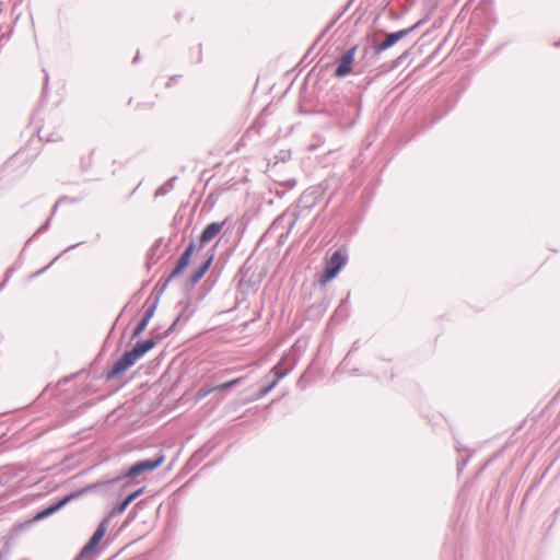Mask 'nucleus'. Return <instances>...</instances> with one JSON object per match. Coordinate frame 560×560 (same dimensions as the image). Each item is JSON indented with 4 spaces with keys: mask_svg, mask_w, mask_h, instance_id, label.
Here are the masks:
<instances>
[{
    "mask_svg": "<svg viewBox=\"0 0 560 560\" xmlns=\"http://www.w3.org/2000/svg\"><path fill=\"white\" fill-rule=\"evenodd\" d=\"M327 188L328 184L326 182H322L317 185L308 187L302 192L295 205L291 206L276 218V220L272 222V228L278 226L287 218V215H290L288 230L285 234H281V238L289 235L300 218L306 217L311 212V210L322 199Z\"/></svg>",
    "mask_w": 560,
    "mask_h": 560,
    "instance_id": "nucleus-1",
    "label": "nucleus"
},
{
    "mask_svg": "<svg viewBox=\"0 0 560 560\" xmlns=\"http://www.w3.org/2000/svg\"><path fill=\"white\" fill-rule=\"evenodd\" d=\"M165 460V456L162 452L152 458L141 459L132 464L127 470L120 475L105 481H97L91 483L84 488V491H96L102 490L107 492L115 485L122 482L127 478H136L144 472H150L159 468Z\"/></svg>",
    "mask_w": 560,
    "mask_h": 560,
    "instance_id": "nucleus-2",
    "label": "nucleus"
},
{
    "mask_svg": "<svg viewBox=\"0 0 560 560\" xmlns=\"http://www.w3.org/2000/svg\"><path fill=\"white\" fill-rule=\"evenodd\" d=\"M348 261V253L345 248L336 249L330 257L326 259L325 268L319 277V283L325 285L335 279Z\"/></svg>",
    "mask_w": 560,
    "mask_h": 560,
    "instance_id": "nucleus-3",
    "label": "nucleus"
},
{
    "mask_svg": "<svg viewBox=\"0 0 560 560\" xmlns=\"http://www.w3.org/2000/svg\"><path fill=\"white\" fill-rule=\"evenodd\" d=\"M428 21V18L419 20L417 23L411 25L408 28L399 30L397 32L386 33L385 39L374 44V50L376 54H381L382 51L393 47L400 39L407 37L409 34L413 33L421 25H423Z\"/></svg>",
    "mask_w": 560,
    "mask_h": 560,
    "instance_id": "nucleus-4",
    "label": "nucleus"
},
{
    "mask_svg": "<svg viewBox=\"0 0 560 560\" xmlns=\"http://www.w3.org/2000/svg\"><path fill=\"white\" fill-rule=\"evenodd\" d=\"M176 307L179 310L178 314L173 324L164 331V337H168L171 334H173L178 325L186 324L196 312V306L190 295H187L186 299L180 300Z\"/></svg>",
    "mask_w": 560,
    "mask_h": 560,
    "instance_id": "nucleus-5",
    "label": "nucleus"
},
{
    "mask_svg": "<svg viewBox=\"0 0 560 560\" xmlns=\"http://www.w3.org/2000/svg\"><path fill=\"white\" fill-rule=\"evenodd\" d=\"M215 249H217V245H214L213 247L209 248L207 252H206V255H205V260L199 265V267L188 277L185 285H184V290L186 292H190L195 285L205 277V275L208 272V270L210 269L213 260H214V257H215Z\"/></svg>",
    "mask_w": 560,
    "mask_h": 560,
    "instance_id": "nucleus-6",
    "label": "nucleus"
},
{
    "mask_svg": "<svg viewBox=\"0 0 560 560\" xmlns=\"http://www.w3.org/2000/svg\"><path fill=\"white\" fill-rule=\"evenodd\" d=\"M136 362L137 360L132 354L126 350L124 354L112 365V368L103 374V377L107 382L115 380L133 366Z\"/></svg>",
    "mask_w": 560,
    "mask_h": 560,
    "instance_id": "nucleus-7",
    "label": "nucleus"
},
{
    "mask_svg": "<svg viewBox=\"0 0 560 560\" xmlns=\"http://www.w3.org/2000/svg\"><path fill=\"white\" fill-rule=\"evenodd\" d=\"M357 49L358 45H353L337 60V68L334 73L336 78H345L352 72Z\"/></svg>",
    "mask_w": 560,
    "mask_h": 560,
    "instance_id": "nucleus-8",
    "label": "nucleus"
},
{
    "mask_svg": "<svg viewBox=\"0 0 560 560\" xmlns=\"http://www.w3.org/2000/svg\"><path fill=\"white\" fill-rule=\"evenodd\" d=\"M196 248H198V247H197L195 240H190V242L185 247L184 252L180 254V256L176 260L175 266L171 272V278H177L184 273V271L187 269V267L190 264L191 257H192Z\"/></svg>",
    "mask_w": 560,
    "mask_h": 560,
    "instance_id": "nucleus-9",
    "label": "nucleus"
},
{
    "mask_svg": "<svg viewBox=\"0 0 560 560\" xmlns=\"http://www.w3.org/2000/svg\"><path fill=\"white\" fill-rule=\"evenodd\" d=\"M108 518H104L97 526L96 530L92 535V537L89 539L86 545L81 549L80 553L77 556L75 560H81L82 558L86 557L91 552L95 550V548L98 546L101 540L103 539L106 527H107Z\"/></svg>",
    "mask_w": 560,
    "mask_h": 560,
    "instance_id": "nucleus-10",
    "label": "nucleus"
},
{
    "mask_svg": "<svg viewBox=\"0 0 560 560\" xmlns=\"http://www.w3.org/2000/svg\"><path fill=\"white\" fill-rule=\"evenodd\" d=\"M226 221L225 219L222 222H211L205 226L198 240V250H201L209 242L219 235L226 224Z\"/></svg>",
    "mask_w": 560,
    "mask_h": 560,
    "instance_id": "nucleus-11",
    "label": "nucleus"
},
{
    "mask_svg": "<svg viewBox=\"0 0 560 560\" xmlns=\"http://www.w3.org/2000/svg\"><path fill=\"white\" fill-rule=\"evenodd\" d=\"M164 337V334L162 336L144 339V340H138L135 346L129 349L128 351L132 354V357L138 361L141 359L144 354H147L150 350H152L159 340H161Z\"/></svg>",
    "mask_w": 560,
    "mask_h": 560,
    "instance_id": "nucleus-12",
    "label": "nucleus"
},
{
    "mask_svg": "<svg viewBox=\"0 0 560 560\" xmlns=\"http://www.w3.org/2000/svg\"><path fill=\"white\" fill-rule=\"evenodd\" d=\"M88 491H84L81 490L79 492H75V493H70V494H67L65 497H62L60 500H58L57 502L48 505L46 509L47 511V514L50 516L52 514H55L56 512H58L60 509H62L67 503H69L72 499L74 498H78L79 495H81L82 493H86Z\"/></svg>",
    "mask_w": 560,
    "mask_h": 560,
    "instance_id": "nucleus-13",
    "label": "nucleus"
},
{
    "mask_svg": "<svg viewBox=\"0 0 560 560\" xmlns=\"http://www.w3.org/2000/svg\"><path fill=\"white\" fill-rule=\"evenodd\" d=\"M162 238H158L153 244L152 246L150 247V249L148 250V254H147V268L150 270L151 267L153 265H155L159 259L161 258V256H158L156 253L158 250L160 249L161 245H162Z\"/></svg>",
    "mask_w": 560,
    "mask_h": 560,
    "instance_id": "nucleus-14",
    "label": "nucleus"
},
{
    "mask_svg": "<svg viewBox=\"0 0 560 560\" xmlns=\"http://www.w3.org/2000/svg\"><path fill=\"white\" fill-rule=\"evenodd\" d=\"M159 303H160L159 296H153V294H151L148 298V300L145 301V304H144L145 311L142 315V318H144L145 320H148L150 323L151 318L153 317V315L156 311Z\"/></svg>",
    "mask_w": 560,
    "mask_h": 560,
    "instance_id": "nucleus-15",
    "label": "nucleus"
},
{
    "mask_svg": "<svg viewBox=\"0 0 560 560\" xmlns=\"http://www.w3.org/2000/svg\"><path fill=\"white\" fill-rule=\"evenodd\" d=\"M288 355H283L281 360L273 366L272 372L275 373V376L281 372H285V375H288L293 370L295 363L288 362Z\"/></svg>",
    "mask_w": 560,
    "mask_h": 560,
    "instance_id": "nucleus-16",
    "label": "nucleus"
},
{
    "mask_svg": "<svg viewBox=\"0 0 560 560\" xmlns=\"http://www.w3.org/2000/svg\"><path fill=\"white\" fill-rule=\"evenodd\" d=\"M285 376V372H281L266 386L261 387L257 394V399L265 397L272 388Z\"/></svg>",
    "mask_w": 560,
    "mask_h": 560,
    "instance_id": "nucleus-17",
    "label": "nucleus"
},
{
    "mask_svg": "<svg viewBox=\"0 0 560 560\" xmlns=\"http://www.w3.org/2000/svg\"><path fill=\"white\" fill-rule=\"evenodd\" d=\"M131 503V498L125 497L121 501H119L109 512L108 516L106 518L115 517L126 511V509Z\"/></svg>",
    "mask_w": 560,
    "mask_h": 560,
    "instance_id": "nucleus-18",
    "label": "nucleus"
},
{
    "mask_svg": "<svg viewBox=\"0 0 560 560\" xmlns=\"http://www.w3.org/2000/svg\"><path fill=\"white\" fill-rule=\"evenodd\" d=\"M174 278H171V273L163 280L161 279L155 289H154V292L155 293H152L153 296H159V300L161 299L162 294L164 293V291L166 290L167 285L170 284V282L173 280Z\"/></svg>",
    "mask_w": 560,
    "mask_h": 560,
    "instance_id": "nucleus-19",
    "label": "nucleus"
},
{
    "mask_svg": "<svg viewBox=\"0 0 560 560\" xmlns=\"http://www.w3.org/2000/svg\"><path fill=\"white\" fill-rule=\"evenodd\" d=\"M149 322L141 317L138 324L132 329L130 339L133 340L138 338L145 330Z\"/></svg>",
    "mask_w": 560,
    "mask_h": 560,
    "instance_id": "nucleus-20",
    "label": "nucleus"
},
{
    "mask_svg": "<svg viewBox=\"0 0 560 560\" xmlns=\"http://www.w3.org/2000/svg\"><path fill=\"white\" fill-rule=\"evenodd\" d=\"M176 180V177L170 178L166 183H164L162 186H160L156 191L155 196H164L167 192H170L174 187V182Z\"/></svg>",
    "mask_w": 560,
    "mask_h": 560,
    "instance_id": "nucleus-21",
    "label": "nucleus"
},
{
    "mask_svg": "<svg viewBox=\"0 0 560 560\" xmlns=\"http://www.w3.org/2000/svg\"><path fill=\"white\" fill-rule=\"evenodd\" d=\"M248 270H249V268L247 267V261H245L237 272V276H242V278L240 279L238 284H237L238 289H242L245 285V283H246L245 276L247 275Z\"/></svg>",
    "mask_w": 560,
    "mask_h": 560,
    "instance_id": "nucleus-22",
    "label": "nucleus"
},
{
    "mask_svg": "<svg viewBox=\"0 0 560 560\" xmlns=\"http://www.w3.org/2000/svg\"><path fill=\"white\" fill-rule=\"evenodd\" d=\"M211 393H214L213 387H210V388L201 387L197 390V393L195 395V400L198 402V401L202 400L203 398H206Z\"/></svg>",
    "mask_w": 560,
    "mask_h": 560,
    "instance_id": "nucleus-23",
    "label": "nucleus"
},
{
    "mask_svg": "<svg viewBox=\"0 0 560 560\" xmlns=\"http://www.w3.org/2000/svg\"><path fill=\"white\" fill-rule=\"evenodd\" d=\"M42 132H43V129H38L37 133H38L39 139H42V140L45 139L48 142L49 141H51V142L59 141L62 139L61 136L58 133H49L47 136H44V135H42Z\"/></svg>",
    "mask_w": 560,
    "mask_h": 560,
    "instance_id": "nucleus-24",
    "label": "nucleus"
},
{
    "mask_svg": "<svg viewBox=\"0 0 560 560\" xmlns=\"http://www.w3.org/2000/svg\"><path fill=\"white\" fill-rule=\"evenodd\" d=\"M229 389H231V388L229 387L228 382H225L223 384H220V385H217V386H213L214 393H225Z\"/></svg>",
    "mask_w": 560,
    "mask_h": 560,
    "instance_id": "nucleus-25",
    "label": "nucleus"
},
{
    "mask_svg": "<svg viewBox=\"0 0 560 560\" xmlns=\"http://www.w3.org/2000/svg\"><path fill=\"white\" fill-rule=\"evenodd\" d=\"M50 221H51V217H49L46 220V222L37 229V231L35 232L34 236L39 234V233H43V232L47 231L49 229Z\"/></svg>",
    "mask_w": 560,
    "mask_h": 560,
    "instance_id": "nucleus-26",
    "label": "nucleus"
},
{
    "mask_svg": "<svg viewBox=\"0 0 560 560\" xmlns=\"http://www.w3.org/2000/svg\"><path fill=\"white\" fill-rule=\"evenodd\" d=\"M144 489H145L144 487H141V488H139V489L135 490L133 492L129 493V494H128V495H126V497H127V498H131V502H132V501H133V500H136L140 494H142V493H143Z\"/></svg>",
    "mask_w": 560,
    "mask_h": 560,
    "instance_id": "nucleus-27",
    "label": "nucleus"
},
{
    "mask_svg": "<svg viewBox=\"0 0 560 560\" xmlns=\"http://www.w3.org/2000/svg\"><path fill=\"white\" fill-rule=\"evenodd\" d=\"M68 200H69V201H73V199H71V198H69V197H67V196L60 197V198L56 201V203L54 205V207H52V214L56 212L57 207H58L61 202H63V201H68Z\"/></svg>",
    "mask_w": 560,
    "mask_h": 560,
    "instance_id": "nucleus-28",
    "label": "nucleus"
},
{
    "mask_svg": "<svg viewBox=\"0 0 560 560\" xmlns=\"http://www.w3.org/2000/svg\"><path fill=\"white\" fill-rule=\"evenodd\" d=\"M49 515L47 514V511L46 509H43L42 511L37 512L36 515L34 516V521H40V520H44L46 517H48Z\"/></svg>",
    "mask_w": 560,
    "mask_h": 560,
    "instance_id": "nucleus-29",
    "label": "nucleus"
},
{
    "mask_svg": "<svg viewBox=\"0 0 560 560\" xmlns=\"http://www.w3.org/2000/svg\"><path fill=\"white\" fill-rule=\"evenodd\" d=\"M296 185L295 179H288L284 183L281 184L282 187H284L287 190L292 189Z\"/></svg>",
    "mask_w": 560,
    "mask_h": 560,
    "instance_id": "nucleus-30",
    "label": "nucleus"
},
{
    "mask_svg": "<svg viewBox=\"0 0 560 560\" xmlns=\"http://www.w3.org/2000/svg\"><path fill=\"white\" fill-rule=\"evenodd\" d=\"M243 381H244V377L241 376V377H236L234 380L229 381L228 384H229L230 388H233L234 386L241 384Z\"/></svg>",
    "mask_w": 560,
    "mask_h": 560,
    "instance_id": "nucleus-31",
    "label": "nucleus"
},
{
    "mask_svg": "<svg viewBox=\"0 0 560 560\" xmlns=\"http://www.w3.org/2000/svg\"><path fill=\"white\" fill-rule=\"evenodd\" d=\"M57 259H58V256L50 264H48L46 267H44V268L39 269L38 271H36L35 273H33L32 277H36V276L43 275L54 264V261L57 260Z\"/></svg>",
    "mask_w": 560,
    "mask_h": 560,
    "instance_id": "nucleus-32",
    "label": "nucleus"
},
{
    "mask_svg": "<svg viewBox=\"0 0 560 560\" xmlns=\"http://www.w3.org/2000/svg\"><path fill=\"white\" fill-rule=\"evenodd\" d=\"M57 259H58V256L50 264H48L46 267H44V268L39 269L38 271H36L35 273H33L32 277H36V276L43 275L54 264V261L57 260Z\"/></svg>",
    "mask_w": 560,
    "mask_h": 560,
    "instance_id": "nucleus-33",
    "label": "nucleus"
},
{
    "mask_svg": "<svg viewBox=\"0 0 560 560\" xmlns=\"http://www.w3.org/2000/svg\"><path fill=\"white\" fill-rule=\"evenodd\" d=\"M287 191H288V190H287L284 187H282V186L280 185V188H277V189L275 190V194H276V196H277V197H279V198H283V197H284V195L287 194Z\"/></svg>",
    "mask_w": 560,
    "mask_h": 560,
    "instance_id": "nucleus-34",
    "label": "nucleus"
},
{
    "mask_svg": "<svg viewBox=\"0 0 560 560\" xmlns=\"http://www.w3.org/2000/svg\"><path fill=\"white\" fill-rule=\"evenodd\" d=\"M467 462H468V458L463 459L462 462L457 463V471H458V474H460L463 471V469L466 466Z\"/></svg>",
    "mask_w": 560,
    "mask_h": 560,
    "instance_id": "nucleus-35",
    "label": "nucleus"
},
{
    "mask_svg": "<svg viewBox=\"0 0 560 560\" xmlns=\"http://www.w3.org/2000/svg\"><path fill=\"white\" fill-rule=\"evenodd\" d=\"M14 269L11 267L9 268L7 271H5V277H4V280L2 282H4V285L7 284L9 278L12 276Z\"/></svg>",
    "mask_w": 560,
    "mask_h": 560,
    "instance_id": "nucleus-36",
    "label": "nucleus"
},
{
    "mask_svg": "<svg viewBox=\"0 0 560 560\" xmlns=\"http://www.w3.org/2000/svg\"><path fill=\"white\" fill-rule=\"evenodd\" d=\"M343 12L339 13L331 22L330 24L327 26L326 31L329 30L339 19L340 16L342 15Z\"/></svg>",
    "mask_w": 560,
    "mask_h": 560,
    "instance_id": "nucleus-37",
    "label": "nucleus"
},
{
    "mask_svg": "<svg viewBox=\"0 0 560 560\" xmlns=\"http://www.w3.org/2000/svg\"><path fill=\"white\" fill-rule=\"evenodd\" d=\"M199 458H200L199 454H198V453H196V454H194V455L190 457L189 463L197 462V460H199Z\"/></svg>",
    "mask_w": 560,
    "mask_h": 560,
    "instance_id": "nucleus-38",
    "label": "nucleus"
},
{
    "mask_svg": "<svg viewBox=\"0 0 560 560\" xmlns=\"http://www.w3.org/2000/svg\"><path fill=\"white\" fill-rule=\"evenodd\" d=\"M139 59H140V52L137 51V54H136V56H135V58L132 60V63H137L139 61Z\"/></svg>",
    "mask_w": 560,
    "mask_h": 560,
    "instance_id": "nucleus-39",
    "label": "nucleus"
},
{
    "mask_svg": "<svg viewBox=\"0 0 560 560\" xmlns=\"http://www.w3.org/2000/svg\"><path fill=\"white\" fill-rule=\"evenodd\" d=\"M347 301H348V298H347V299H345V300H342V302H341V304L339 305L338 310H341V308L346 305Z\"/></svg>",
    "mask_w": 560,
    "mask_h": 560,
    "instance_id": "nucleus-40",
    "label": "nucleus"
},
{
    "mask_svg": "<svg viewBox=\"0 0 560 560\" xmlns=\"http://www.w3.org/2000/svg\"><path fill=\"white\" fill-rule=\"evenodd\" d=\"M249 285H250V288H254V284H252V281H250V280L246 281V283H245V285H244V287H249Z\"/></svg>",
    "mask_w": 560,
    "mask_h": 560,
    "instance_id": "nucleus-41",
    "label": "nucleus"
},
{
    "mask_svg": "<svg viewBox=\"0 0 560 560\" xmlns=\"http://www.w3.org/2000/svg\"><path fill=\"white\" fill-rule=\"evenodd\" d=\"M249 285H250V288H254V284H252V281H250V280L246 281V283H245V285H244V287H249Z\"/></svg>",
    "mask_w": 560,
    "mask_h": 560,
    "instance_id": "nucleus-42",
    "label": "nucleus"
},
{
    "mask_svg": "<svg viewBox=\"0 0 560 560\" xmlns=\"http://www.w3.org/2000/svg\"><path fill=\"white\" fill-rule=\"evenodd\" d=\"M407 55H408V50H407V51H405V52H404V54H402L398 59H399V60H402Z\"/></svg>",
    "mask_w": 560,
    "mask_h": 560,
    "instance_id": "nucleus-43",
    "label": "nucleus"
},
{
    "mask_svg": "<svg viewBox=\"0 0 560 560\" xmlns=\"http://www.w3.org/2000/svg\"><path fill=\"white\" fill-rule=\"evenodd\" d=\"M47 84H48V74H46V77H45V88L47 86Z\"/></svg>",
    "mask_w": 560,
    "mask_h": 560,
    "instance_id": "nucleus-44",
    "label": "nucleus"
},
{
    "mask_svg": "<svg viewBox=\"0 0 560 560\" xmlns=\"http://www.w3.org/2000/svg\"><path fill=\"white\" fill-rule=\"evenodd\" d=\"M75 246H77V245H70V246L66 249V252H68V250H70V249L74 248Z\"/></svg>",
    "mask_w": 560,
    "mask_h": 560,
    "instance_id": "nucleus-45",
    "label": "nucleus"
},
{
    "mask_svg": "<svg viewBox=\"0 0 560 560\" xmlns=\"http://www.w3.org/2000/svg\"><path fill=\"white\" fill-rule=\"evenodd\" d=\"M177 217H178V214H176V215L174 217V222L179 221V218H177Z\"/></svg>",
    "mask_w": 560,
    "mask_h": 560,
    "instance_id": "nucleus-46",
    "label": "nucleus"
},
{
    "mask_svg": "<svg viewBox=\"0 0 560 560\" xmlns=\"http://www.w3.org/2000/svg\"><path fill=\"white\" fill-rule=\"evenodd\" d=\"M177 217H178V214H176V215L174 217V222L179 221V218H177Z\"/></svg>",
    "mask_w": 560,
    "mask_h": 560,
    "instance_id": "nucleus-47",
    "label": "nucleus"
},
{
    "mask_svg": "<svg viewBox=\"0 0 560 560\" xmlns=\"http://www.w3.org/2000/svg\"><path fill=\"white\" fill-rule=\"evenodd\" d=\"M4 288V282L0 283V291Z\"/></svg>",
    "mask_w": 560,
    "mask_h": 560,
    "instance_id": "nucleus-48",
    "label": "nucleus"
},
{
    "mask_svg": "<svg viewBox=\"0 0 560 560\" xmlns=\"http://www.w3.org/2000/svg\"><path fill=\"white\" fill-rule=\"evenodd\" d=\"M128 485H129V482H128V481H126V482H124V485L121 486V488H125V487H127Z\"/></svg>",
    "mask_w": 560,
    "mask_h": 560,
    "instance_id": "nucleus-49",
    "label": "nucleus"
},
{
    "mask_svg": "<svg viewBox=\"0 0 560 560\" xmlns=\"http://www.w3.org/2000/svg\"><path fill=\"white\" fill-rule=\"evenodd\" d=\"M324 33H325V32L320 33V35H319V37L317 38V40H319V39H320V37H322V36H324Z\"/></svg>",
    "mask_w": 560,
    "mask_h": 560,
    "instance_id": "nucleus-50",
    "label": "nucleus"
},
{
    "mask_svg": "<svg viewBox=\"0 0 560 560\" xmlns=\"http://www.w3.org/2000/svg\"><path fill=\"white\" fill-rule=\"evenodd\" d=\"M555 45H556L557 47H559V46H560V40H559V42H557V43H555Z\"/></svg>",
    "mask_w": 560,
    "mask_h": 560,
    "instance_id": "nucleus-51",
    "label": "nucleus"
}]
</instances>
